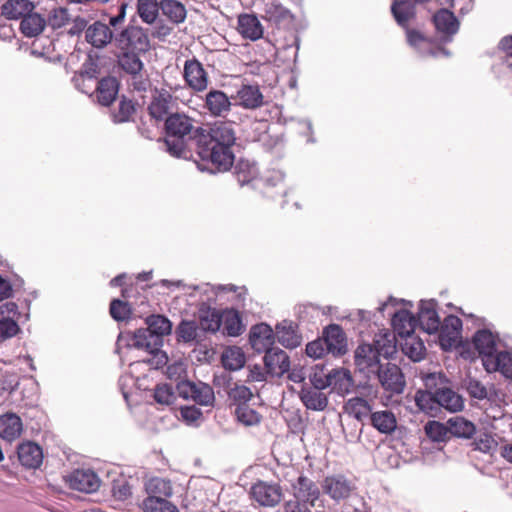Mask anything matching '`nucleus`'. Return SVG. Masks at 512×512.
I'll return each instance as SVG.
<instances>
[{"label": "nucleus", "mask_w": 512, "mask_h": 512, "mask_svg": "<svg viewBox=\"0 0 512 512\" xmlns=\"http://www.w3.org/2000/svg\"><path fill=\"white\" fill-rule=\"evenodd\" d=\"M354 365L356 371L370 380L383 364L371 344H361L354 352Z\"/></svg>", "instance_id": "obj_6"}, {"label": "nucleus", "mask_w": 512, "mask_h": 512, "mask_svg": "<svg viewBox=\"0 0 512 512\" xmlns=\"http://www.w3.org/2000/svg\"><path fill=\"white\" fill-rule=\"evenodd\" d=\"M118 51L146 54L151 47L147 31L139 26L128 25L114 38Z\"/></svg>", "instance_id": "obj_5"}, {"label": "nucleus", "mask_w": 512, "mask_h": 512, "mask_svg": "<svg viewBox=\"0 0 512 512\" xmlns=\"http://www.w3.org/2000/svg\"><path fill=\"white\" fill-rule=\"evenodd\" d=\"M66 482L73 490L94 493L100 487L98 475L90 469H76L66 477Z\"/></svg>", "instance_id": "obj_11"}, {"label": "nucleus", "mask_w": 512, "mask_h": 512, "mask_svg": "<svg viewBox=\"0 0 512 512\" xmlns=\"http://www.w3.org/2000/svg\"><path fill=\"white\" fill-rule=\"evenodd\" d=\"M47 25L45 17L33 10L20 22V31L26 37H36Z\"/></svg>", "instance_id": "obj_38"}, {"label": "nucleus", "mask_w": 512, "mask_h": 512, "mask_svg": "<svg viewBox=\"0 0 512 512\" xmlns=\"http://www.w3.org/2000/svg\"><path fill=\"white\" fill-rule=\"evenodd\" d=\"M322 487L323 491L335 501L347 499L354 490V484L343 475L327 476Z\"/></svg>", "instance_id": "obj_14"}, {"label": "nucleus", "mask_w": 512, "mask_h": 512, "mask_svg": "<svg viewBox=\"0 0 512 512\" xmlns=\"http://www.w3.org/2000/svg\"><path fill=\"white\" fill-rule=\"evenodd\" d=\"M196 132V152L207 163L199 164V169L211 173L229 170L234 162L233 146L237 139L234 124L219 121L208 129L199 128Z\"/></svg>", "instance_id": "obj_1"}, {"label": "nucleus", "mask_w": 512, "mask_h": 512, "mask_svg": "<svg viewBox=\"0 0 512 512\" xmlns=\"http://www.w3.org/2000/svg\"><path fill=\"white\" fill-rule=\"evenodd\" d=\"M462 330V321L455 315H448L440 322L439 343L444 350L451 349L458 341Z\"/></svg>", "instance_id": "obj_13"}, {"label": "nucleus", "mask_w": 512, "mask_h": 512, "mask_svg": "<svg viewBox=\"0 0 512 512\" xmlns=\"http://www.w3.org/2000/svg\"><path fill=\"white\" fill-rule=\"evenodd\" d=\"M177 101L171 93L165 89H155L152 93L148 112L156 121H166L170 114H174Z\"/></svg>", "instance_id": "obj_9"}, {"label": "nucleus", "mask_w": 512, "mask_h": 512, "mask_svg": "<svg viewBox=\"0 0 512 512\" xmlns=\"http://www.w3.org/2000/svg\"><path fill=\"white\" fill-rule=\"evenodd\" d=\"M344 410L347 414L362 423L370 419V415L372 414V406L366 399L361 397L350 398L345 403Z\"/></svg>", "instance_id": "obj_39"}, {"label": "nucleus", "mask_w": 512, "mask_h": 512, "mask_svg": "<svg viewBox=\"0 0 512 512\" xmlns=\"http://www.w3.org/2000/svg\"><path fill=\"white\" fill-rule=\"evenodd\" d=\"M85 39L93 47L102 49L113 39V33L108 25L96 21L85 30Z\"/></svg>", "instance_id": "obj_22"}, {"label": "nucleus", "mask_w": 512, "mask_h": 512, "mask_svg": "<svg viewBox=\"0 0 512 512\" xmlns=\"http://www.w3.org/2000/svg\"><path fill=\"white\" fill-rule=\"evenodd\" d=\"M392 326L395 334L402 339L414 334L416 319L407 310H400L393 314Z\"/></svg>", "instance_id": "obj_28"}, {"label": "nucleus", "mask_w": 512, "mask_h": 512, "mask_svg": "<svg viewBox=\"0 0 512 512\" xmlns=\"http://www.w3.org/2000/svg\"><path fill=\"white\" fill-rule=\"evenodd\" d=\"M433 22L437 31L446 35H453L459 29V22L454 13L446 8H442L435 13Z\"/></svg>", "instance_id": "obj_31"}, {"label": "nucleus", "mask_w": 512, "mask_h": 512, "mask_svg": "<svg viewBox=\"0 0 512 512\" xmlns=\"http://www.w3.org/2000/svg\"><path fill=\"white\" fill-rule=\"evenodd\" d=\"M252 397L253 393L248 387L244 385H234L228 391V398L231 404L235 405L236 407L247 405Z\"/></svg>", "instance_id": "obj_53"}, {"label": "nucleus", "mask_w": 512, "mask_h": 512, "mask_svg": "<svg viewBox=\"0 0 512 512\" xmlns=\"http://www.w3.org/2000/svg\"><path fill=\"white\" fill-rule=\"evenodd\" d=\"M294 497L302 502L309 503L310 506L315 505V501L319 498L320 491L318 486L310 478L300 475L295 484H293Z\"/></svg>", "instance_id": "obj_24"}, {"label": "nucleus", "mask_w": 512, "mask_h": 512, "mask_svg": "<svg viewBox=\"0 0 512 512\" xmlns=\"http://www.w3.org/2000/svg\"><path fill=\"white\" fill-rule=\"evenodd\" d=\"M232 102L225 92L211 89L205 95L204 109L213 117H226L232 108Z\"/></svg>", "instance_id": "obj_12"}, {"label": "nucleus", "mask_w": 512, "mask_h": 512, "mask_svg": "<svg viewBox=\"0 0 512 512\" xmlns=\"http://www.w3.org/2000/svg\"><path fill=\"white\" fill-rule=\"evenodd\" d=\"M369 420L371 425L383 434H391L397 427L395 415L388 410L372 412Z\"/></svg>", "instance_id": "obj_40"}, {"label": "nucleus", "mask_w": 512, "mask_h": 512, "mask_svg": "<svg viewBox=\"0 0 512 512\" xmlns=\"http://www.w3.org/2000/svg\"><path fill=\"white\" fill-rule=\"evenodd\" d=\"M414 399L419 410L423 411L424 413L432 417L437 416L439 412L437 390H435L434 392L427 390H418L415 393Z\"/></svg>", "instance_id": "obj_42"}, {"label": "nucleus", "mask_w": 512, "mask_h": 512, "mask_svg": "<svg viewBox=\"0 0 512 512\" xmlns=\"http://www.w3.org/2000/svg\"><path fill=\"white\" fill-rule=\"evenodd\" d=\"M249 341L256 352L266 353L267 350L273 348L274 333L272 328L265 323L254 325L250 330Z\"/></svg>", "instance_id": "obj_20"}, {"label": "nucleus", "mask_w": 512, "mask_h": 512, "mask_svg": "<svg viewBox=\"0 0 512 512\" xmlns=\"http://www.w3.org/2000/svg\"><path fill=\"white\" fill-rule=\"evenodd\" d=\"M403 340L404 342L401 344L403 353L414 362L421 361L426 353L423 341L414 334L404 338Z\"/></svg>", "instance_id": "obj_44"}, {"label": "nucleus", "mask_w": 512, "mask_h": 512, "mask_svg": "<svg viewBox=\"0 0 512 512\" xmlns=\"http://www.w3.org/2000/svg\"><path fill=\"white\" fill-rule=\"evenodd\" d=\"M19 332L20 327L15 320L9 317H2L0 319V342L16 336Z\"/></svg>", "instance_id": "obj_61"}, {"label": "nucleus", "mask_w": 512, "mask_h": 512, "mask_svg": "<svg viewBox=\"0 0 512 512\" xmlns=\"http://www.w3.org/2000/svg\"><path fill=\"white\" fill-rule=\"evenodd\" d=\"M436 302L434 300L420 302L418 312V322L423 331L428 334L438 332L440 328V318L436 311Z\"/></svg>", "instance_id": "obj_19"}, {"label": "nucleus", "mask_w": 512, "mask_h": 512, "mask_svg": "<svg viewBox=\"0 0 512 512\" xmlns=\"http://www.w3.org/2000/svg\"><path fill=\"white\" fill-rule=\"evenodd\" d=\"M178 339L183 342H191L196 339L198 334V325L195 321L183 320L176 329Z\"/></svg>", "instance_id": "obj_58"}, {"label": "nucleus", "mask_w": 512, "mask_h": 512, "mask_svg": "<svg viewBox=\"0 0 512 512\" xmlns=\"http://www.w3.org/2000/svg\"><path fill=\"white\" fill-rule=\"evenodd\" d=\"M35 6L29 0H8L1 7V14L10 20L24 19Z\"/></svg>", "instance_id": "obj_29"}, {"label": "nucleus", "mask_w": 512, "mask_h": 512, "mask_svg": "<svg viewBox=\"0 0 512 512\" xmlns=\"http://www.w3.org/2000/svg\"><path fill=\"white\" fill-rule=\"evenodd\" d=\"M437 399L439 409L444 408L449 412H459L464 408V401L462 397L450 388H438Z\"/></svg>", "instance_id": "obj_36"}, {"label": "nucleus", "mask_w": 512, "mask_h": 512, "mask_svg": "<svg viewBox=\"0 0 512 512\" xmlns=\"http://www.w3.org/2000/svg\"><path fill=\"white\" fill-rule=\"evenodd\" d=\"M484 368L487 372L500 371L505 377H512V356L508 352H498L493 358L484 360Z\"/></svg>", "instance_id": "obj_33"}, {"label": "nucleus", "mask_w": 512, "mask_h": 512, "mask_svg": "<svg viewBox=\"0 0 512 512\" xmlns=\"http://www.w3.org/2000/svg\"><path fill=\"white\" fill-rule=\"evenodd\" d=\"M137 10L141 19L147 24H152L158 15V6L155 0H138Z\"/></svg>", "instance_id": "obj_55"}, {"label": "nucleus", "mask_w": 512, "mask_h": 512, "mask_svg": "<svg viewBox=\"0 0 512 512\" xmlns=\"http://www.w3.org/2000/svg\"><path fill=\"white\" fill-rule=\"evenodd\" d=\"M199 324L202 330L215 333L219 330L222 323L220 312L211 308L206 303H201L199 307Z\"/></svg>", "instance_id": "obj_30"}, {"label": "nucleus", "mask_w": 512, "mask_h": 512, "mask_svg": "<svg viewBox=\"0 0 512 512\" xmlns=\"http://www.w3.org/2000/svg\"><path fill=\"white\" fill-rule=\"evenodd\" d=\"M131 308L127 302L119 299L112 300L110 304V315L116 321H123L129 318Z\"/></svg>", "instance_id": "obj_62"}, {"label": "nucleus", "mask_w": 512, "mask_h": 512, "mask_svg": "<svg viewBox=\"0 0 512 512\" xmlns=\"http://www.w3.org/2000/svg\"><path fill=\"white\" fill-rule=\"evenodd\" d=\"M262 18L278 28L289 27L294 19L291 11L277 1L265 4Z\"/></svg>", "instance_id": "obj_18"}, {"label": "nucleus", "mask_w": 512, "mask_h": 512, "mask_svg": "<svg viewBox=\"0 0 512 512\" xmlns=\"http://www.w3.org/2000/svg\"><path fill=\"white\" fill-rule=\"evenodd\" d=\"M18 459L27 468H37L43 460V452L39 445L33 442H25L18 446Z\"/></svg>", "instance_id": "obj_27"}, {"label": "nucleus", "mask_w": 512, "mask_h": 512, "mask_svg": "<svg viewBox=\"0 0 512 512\" xmlns=\"http://www.w3.org/2000/svg\"><path fill=\"white\" fill-rule=\"evenodd\" d=\"M146 324L147 328H141L133 334L121 336L118 340V343L126 340L128 348L143 350L148 354V357L132 362L130 364L132 368L142 364L158 368L167 362V356L161 351V347L163 346V336L171 332V322L162 315H151L147 317Z\"/></svg>", "instance_id": "obj_2"}, {"label": "nucleus", "mask_w": 512, "mask_h": 512, "mask_svg": "<svg viewBox=\"0 0 512 512\" xmlns=\"http://www.w3.org/2000/svg\"><path fill=\"white\" fill-rule=\"evenodd\" d=\"M135 112V105L131 100L123 98L118 105V110L113 113V120L116 123H123L130 120Z\"/></svg>", "instance_id": "obj_60"}, {"label": "nucleus", "mask_w": 512, "mask_h": 512, "mask_svg": "<svg viewBox=\"0 0 512 512\" xmlns=\"http://www.w3.org/2000/svg\"><path fill=\"white\" fill-rule=\"evenodd\" d=\"M145 490L148 494L147 498L167 499L173 494L171 482L159 477L149 479L145 483Z\"/></svg>", "instance_id": "obj_41"}, {"label": "nucleus", "mask_w": 512, "mask_h": 512, "mask_svg": "<svg viewBox=\"0 0 512 512\" xmlns=\"http://www.w3.org/2000/svg\"><path fill=\"white\" fill-rule=\"evenodd\" d=\"M119 83L115 77L102 78L97 86V99L103 106H109L118 94Z\"/></svg>", "instance_id": "obj_32"}, {"label": "nucleus", "mask_w": 512, "mask_h": 512, "mask_svg": "<svg viewBox=\"0 0 512 512\" xmlns=\"http://www.w3.org/2000/svg\"><path fill=\"white\" fill-rule=\"evenodd\" d=\"M408 43L417 48L422 54L428 52L432 56H437L438 53L444 52L441 49H434L433 45L427 41L419 32L415 30H407Z\"/></svg>", "instance_id": "obj_48"}, {"label": "nucleus", "mask_w": 512, "mask_h": 512, "mask_svg": "<svg viewBox=\"0 0 512 512\" xmlns=\"http://www.w3.org/2000/svg\"><path fill=\"white\" fill-rule=\"evenodd\" d=\"M23 431L21 418L12 412L0 416V437L8 442H12L20 437Z\"/></svg>", "instance_id": "obj_26"}, {"label": "nucleus", "mask_w": 512, "mask_h": 512, "mask_svg": "<svg viewBox=\"0 0 512 512\" xmlns=\"http://www.w3.org/2000/svg\"><path fill=\"white\" fill-rule=\"evenodd\" d=\"M379 356L388 359L396 352V336L390 331H380L371 344Z\"/></svg>", "instance_id": "obj_34"}, {"label": "nucleus", "mask_w": 512, "mask_h": 512, "mask_svg": "<svg viewBox=\"0 0 512 512\" xmlns=\"http://www.w3.org/2000/svg\"><path fill=\"white\" fill-rule=\"evenodd\" d=\"M184 79L195 91H204L208 86V74L197 59H189L184 64Z\"/></svg>", "instance_id": "obj_15"}, {"label": "nucleus", "mask_w": 512, "mask_h": 512, "mask_svg": "<svg viewBox=\"0 0 512 512\" xmlns=\"http://www.w3.org/2000/svg\"><path fill=\"white\" fill-rule=\"evenodd\" d=\"M264 364L267 372L272 376H282L289 372L290 361L285 351L279 348L267 350L264 355Z\"/></svg>", "instance_id": "obj_21"}, {"label": "nucleus", "mask_w": 512, "mask_h": 512, "mask_svg": "<svg viewBox=\"0 0 512 512\" xmlns=\"http://www.w3.org/2000/svg\"><path fill=\"white\" fill-rule=\"evenodd\" d=\"M331 369L324 365H315L308 374L309 381L314 388L325 389L329 386Z\"/></svg>", "instance_id": "obj_49"}, {"label": "nucleus", "mask_w": 512, "mask_h": 512, "mask_svg": "<svg viewBox=\"0 0 512 512\" xmlns=\"http://www.w3.org/2000/svg\"><path fill=\"white\" fill-rule=\"evenodd\" d=\"M237 23V30L243 38L256 41L263 37L264 28L256 15L241 14Z\"/></svg>", "instance_id": "obj_23"}, {"label": "nucleus", "mask_w": 512, "mask_h": 512, "mask_svg": "<svg viewBox=\"0 0 512 512\" xmlns=\"http://www.w3.org/2000/svg\"><path fill=\"white\" fill-rule=\"evenodd\" d=\"M278 341L286 348H295L300 344V337L295 332L292 323L283 321L276 325Z\"/></svg>", "instance_id": "obj_45"}, {"label": "nucleus", "mask_w": 512, "mask_h": 512, "mask_svg": "<svg viewBox=\"0 0 512 512\" xmlns=\"http://www.w3.org/2000/svg\"><path fill=\"white\" fill-rule=\"evenodd\" d=\"M447 424L449 432L459 438L470 439L476 432L474 423L461 416L450 418Z\"/></svg>", "instance_id": "obj_43"}, {"label": "nucleus", "mask_w": 512, "mask_h": 512, "mask_svg": "<svg viewBox=\"0 0 512 512\" xmlns=\"http://www.w3.org/2000/svg\"><path fill=\"white\" fill-rule=\"evenodd\" d=\"M160 8L165 16L174 23H181L186 18V9L182 3L176 0H162Z\"/></svg>", "instance_id": "obj_47"}, {"label": "nucleus", "mask_w": 512, "mask_h": 512, "mask_svg": "<svg viewBox=\"0 0 512 512\" xmlns=\"http://www.w3.org/2000/svg\"><path fill=\"white\" fill-rule=\"evenodd\" d=\"M463 387L470 397L477 400L487 399L489 396L488 388L478 379L473 377H466L463 381Z\"/></svg>", "instance_id": "obj_52"}, {"label": "nucleus", "mask_w": 512, "mask_h": 512, "mask_svg": "<svg viewBox=\"0 0 512 512\" xmlns=\"http://www.w3.org/2000/svg\"><path fill=\"white\" fill-rule=\"evenodd\" d=\"M246 358L241 348L233 346L227 348L222 354V363L226 369L236 371L245 364Z\"/></svg>", "instance_id": "obj_46"}, {"label": "nucleus", "mask_w": 512, "mask_h": 512, "mask_svg": "<svg viewBox=\"0 0 512 512\" xmlns=\"http://www.w3.org/2000/svg\"><path fill=\"white\" fill-rule=\"evenodd\" d=\"M142 55V53L119 51L116 56L119 68L128 77L127 83L138 92H146L151 86L149 75L141 59Z\"/></svg>", "instance_id": "obj_4"}, {"label": "nucleus", "mask_w": 512, "mask_h": 512, "mask_svg": "<svg viewBox=\"0 0 512 512\" xmlns=\"http://www.w3.org/2000/svg\"><path fill=\"white\" fill-rule=\"evenodd\" d=\"M235 415L238 422L245 426L257 425L261 420V415L248 405L236 407Z\"/></svg>", "instance_id": "obj_56"}, {"label": "nucleus", "mask_w": 512, "mask_h": 512, "mask_svg": "<svg viewBox=\"0 0 512 512\" xmlns=\"http://www.w3.org/2000/svg\"><path fill=\"white\" fill-rule=\"evenodd\" d=\"M154 399L162 405H170L174 400V393L168 384L157 385L154 390Z\"/></svg>", "instance_id": "obj_64"}, {"label": "nucleus", "mask_w": 512, "mask_h": 512, "mask_svg": "<svg viewBox=\"0 0 512 512\" xmlns=\"http://www.w3.org/2000/svg\"><path fill=\"white\" fill-rule=\"evenodd\" d=\"M373 378H377L381 387L391 395H399L403 393L406 381L401 369L392 363L383 364L379 371L374 374Z\"/></svg>", "instance_id": "obj_7"}, {"label": "nucleus", "mask_w": 512, "mask_h": 512, "mask_svg": "<svg viewBox=\"0 0 512 512\" xmlns=\"http://www.w3.org/2000/svg\"><path fill=\"white\" fill-rule=\"evenodd\" d=\"M391 11L397 23L401 26H405L413 16V5L408 0L394 1Z\"/></svg>", "instance_id": "obj_51"}, {"label": "nucleus", "mask_w": 512, "mask_h": 512, "mask_svg": "<svg viewBox=\"0 0 512 512\" xmlns=\"http://www.w3.org/2000/svg\"><path fill=\"white\" fill-rule=\"evenodd\" d=\"M323 340L327 353L333 356H341L347 352V339L343 329L336 324H331L323 332Z\"/></svg>", "instance_id": "obj_16"}, {"label": "nucleus", "mask_w": 512, "mask_h": 512, "mask_svg": "<svg viewBox=\"0 0 512 512\" xmlns=\"http://www.w3.org/2000/svg\"><path fill=\"white\" fill-rule=\"evenodd\" d=\"M179 395L202 406H212L215 401L213 388L203 382L182 381L177 385Z\"/></svg>", "instance_id": "obj_8"}, {"label": "nucleus", "mask_w": 512, "mask_h": 512, "mask_svg": "<svg viewBox=\"0 0 512 512\" xmlns=\"http://www.w3.org/2000/svg\"><path fill=\"white\" fill-rule=\"evenodd\" d=\"M424 431L428 438L435 442L444 441L449 427L447 428L444 424L438 421H428L424 426Z\"/></svg>", "instance_id": "obj_59"}, {"label": "nucleus", "mask_w": 512, "mask_h": 512, "mask_svg": "<svg viewBox=\"0 0 512 512\" xmlns=\"http://www.w3.org/2000/svg\"><path fill=\"white\" fill-rule=\"evenodd\" d=\"M353 379L350 372L344 368L331 369L329 386L333 391L340 395L350 392L353 387Z\"/></svg>", "instance_id": "obj_37"}, {"label": "nucleus", "mask_w": 512, "mask_h": 512, "mask_svg": "<svg viewBox=\"0 0 512 512\" xmlns=\"http://www.w3.org/2000/svg\"><path fill=\"white\" fill-rule=\"evenodd\" d=\"M69 20V14L67 9L59 7L54 8L48 15L46 22L53 29L63 27Z\"/></svg>", "instance_id": "obj_63"}, {"label": "nucleus", "mask_w": 512, "mask_h": 512, "mask_svg": "<svg viewBox=\"0 0 512 512\" xmlns=\"http://www.w3.org/2000/svg\"><path fill=\"white\" fill-rule=\"evenodd\" d=\"M499 338L497 334L488 329L478 330L473 336V345L482 358V364L486 358H493L497 353Z\"/></svg>", "instance_id": "obj_17"}, {"label": "nucleus", "mask_w": 512, "mask_h": 512, "mask_svg": "<svg viewBox=\"0 0 512 512\" xmlns=\"http://www.w3.org/2000/svg\"><path fill=\"white\" fill-rule=\"evenodd\" d=\"M195 120L184 113L170 114L165 121L164 143L167 152L177 158L191 156V146L195 145Z\"/></svg>", "instance_id": "obj_3"}, {"label": "nucleus", "mask_w": 512, "mask_h": 512, "mask_svg": "<svg viewBox=\"0 0 512 512\" xmlns=\"http://www.w3.org/2000/svg\"><path fill=\"white\" fill-rule=\"evenodd\" d=\"M224 332L228 336H238L243 331V325L238 312L231 310L224 314L223 318Z\"/></svg>", "instance_id": "obj_54"}, {"label": "nucleus", "mask_w": 512, "mask_h": 512, "mask_svg": "<svg viewBox=\"0 0 512 512\" xmlns=\"http://www.w3.org/2000/svg\"><path fill=\"white\" fill-rule=\"evenodd\" d=\"M258 173V169L254 164L248 161H241L236 166L237 180L241 185L247 184L252 181Z\"/></svg>", "instance_id": "obj_57"}, {"label": "nucleus", "mask_w": 512, "mask_h": 512, "mask_svg": "<svg viewBox=\"0 0 512 512\" xmlns=\"http://www.w3.org/2000/svg\"><path fill=\"white\" fill-rule=\"evenodd\" d=\"M236 104L254 110L264 104V97L257 85H243L236 93Z\"/></svg>", "instance_id": "obj_25"}, {"label": "nucleus", "mask_w": 512, "mask_h": 512, "mask_svg": "<svg viewBox=\"0 0 512 512\" xmlns=\"http://www.w3.org/2000/svg\"><path fill=\"white\" fill-rule=\"evenodd\" d=\"M252 499L263 507L277 506L283 497V491L279 484L258 481L251 487Z\"/></svg>", "instance_id": "obj_10"}, {"label": "nucleus", "mask_w": 512, "mask_h": 512, "mask_svg": "<svg viewBox=\"0 0 512 512\" xmlns=\"http://www.w3.org/2000/svg\"><path fill=\"white\" fill-rule=\"evenodd\" d=\"M144 512H179L176 505L167 499L145 498L142 502Z\"/></svg>", "instance_id": "obj_50"}, {"label": "nucleus", "mask_w": 512, "mask_h": 512, "mask_svg": "<svg viewBox=\"0 0 512 512\" xmlns=\"http://www.w3.org/2000/svg\"><path fill=\"white\" fill-rule=\"evenodd\" d=\"M322 389L303 388L300 392V399L307 409L323 411L328 405V398Z\"/></svg>", "instance_id": "obj_35"}]
</instances>
